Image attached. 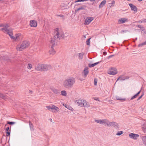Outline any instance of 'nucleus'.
<instances>
[{
  "label": "nucleus",
  "instance_id": "nucleus-1",
  "mask_svg": "<svg viewBox=\"0 0 146 146\" xmlns=\"http://www.w3.org/2000/svg\"><path fill=\"white\" fill-rule=\"evenodd\" d=\"M75 82V79L74 77H68L63 82V86L67 89H70L73 86Z\"/></svg>",
  "mask_w": 146,
  "mask_h": 146
},
{
  "label": "nucleus",
  "instance_id": "nucleus-2",
  "mask_svg": "<svg viewBox=\"0 0 146 146\" xmlns=\"http://www.w3.org/2000/svg\"><path fill=\"white\" fill-rule=\"evenodd\" d=\"M54 36L53 38H52L51 39H53L54 40V38L55 39V42L56 41V39H63L64 37V35L62 32L61 31H59L58 28H56L54 29Z\"/></svg>",
  "mask_w": 146,
  "mask_h": 146
},
{
  "label": "nucleus",
  "instance_id": "nucleus-3",
  "mask_svg": "<svg viewBox=\"0 0 146 146\" xmlns=\"http://www.w3.org/2000/svg\"><path fill=\"white\" fill-rule=\"evenodd\" d=\"M29 45V42L27 41H24L21 44L18 45L16 47L17 50L21 51L23 49L26 48Z\"/></svg>",
  "mask_w": 146,
  "mask_h": 146
},
{
  "label": "nucleus",
  "instance_id": "nucleus-4",
  "mask_svg": "<svg viewBox=\"0 0 146 146\" xmlns=\"http://www.w3.org/2000/svg\"><path fill=\"white\" fill-rule=\"evenodd\" d=\"M54 40L53 39H51L50 42L52 44L50 49L49 51L50 54L51 55H54L56 53V51L54 49L53 47L54 45H56V44L55 42V39L54 38Z\"/></svg>",
  "mask_w": 146,
  "mask_h": 146
},
{
  "label": "nucleus",
  "instance_id": "nucleus-5",
  "mask_svg": "<svg viewBox=\"0 0 146 146\" xmlns=\"http://www.w3.org/2000/svg\"><path fill=\"white\" fill-rule=\"evenodd\" d=\"M46 108L50 111L53 113L58 112L59 110V108L54 105H52V106H46Z\"/></svg>",
  "mask_w": 146,
  "mask_h": 146
},
{
  "label": "nucleus",
  "instance_id": "nucleus-6",
  "mask_svg": "<svg viewBox=\"0 0 146 146\" xmlns=\"http://www.w3.org/2000/svg\"><path fill=\"white\" fill-rule=\"evenodd\" d=\"M1 30L3 31L4 32L7 33L9 35L12 39L15 40V36H13V33L9 29H7L6 28L4 29H1Z\"/></svg>",
  "mask_w": 146,
  "mask_h": 146
},
{
  "label": "nucleus",
  "instance_id": "nucleus-7",
  "mask_svg": "<svg viewBox=\"0 0 146 146\" xmlns=\"http://www.w3.org/2000/svg\"><path fill=\"white\" fill-rule=\"evenodd\" d=\"M117 73V72L116 68L113 67L110 69L108 72L109 74L111 75H115Z\"/></svg>",
  "mask_w": 146,
  "mask_h": 146
},
{
  "label": "nucleus",
  "instance_id": "nucleus-8",
  "mask_svg": "<svg viewBox=\"0 0 146 146\" xmlns=\"http://www.w3.org/2000/svg\"><path fill=\"white\" fill-rule=\"evenodd\" d=\"M42 71H47L50 69L51 67L49 65L42 64Z\"/></svg>",
  "mask_w": 146,
  "mask_h": 146
},
{
  "label": "nucleus",
  "instance_id": "nucleus-9",
  "mask_svg": "<svg viewBox=\"0 0 146 146\" xmlns=\"http://www.w3.org/2000/svg\"><path fill=\"white\" fill-rule=\"evenodd\" d=\"M108 126H112L115 127L116 128H118V123L114 122H109L108 124H107Z\"/></svg>",
  "mask_w": 146,
  "mask_h": 146
},
{
  "label": "nucleus",
  "instance_id": "nucleus-10",
  "mask_svg": "<svg viewBox=\"0 0 146 146\" xmlns=\"http://www.w3.org/2000/svg\"><path fill=\"white\" fill-rule=\"evenodd\" d=\"M93 19V17H87L85 20L84 24L88 25Z\"/></svg>",
  "mask_w": 146,
  "mask_h": 146
},
{
  "label": "nucleus",
  "instance_id": "nucleus-11",
  "mask_svg": "<svg viewBox=\"0 0 146 146\" xmlns=\"http://www.w3.org/2000/svg\"><path fill=\"white\" fill-rule=\"evenodd\" d=\"M50 89L55 94H60V90L59 89H56L53 86L50 87Z\"/></svg>",
  "mask_w": 146,
  "mask_h": 146
},
{
  "label": "nucleus",
  "instance_id": "nucleus-12",
  "mask_svg": "<svg viewBox=\"0 0 146 146\" xmlns=\"http://www.w3.org/2000/svg\"><path fill=\"white\" fill-rule=\"evenodd\" d=\"M129 78V77L128 76H121L118 78L117 80V81L118 80L122 81L127 79H128Z\"/></svg>",
  "mask_w": 146,
  "mask_h": 146
},
{
  "label": "nucleus",
  "instance_id": "nucleus-13",
  "mask_svg": "<svg viewBox=\"0 0 146 146\" xmlns=\"http://www.w3.org/2000/svg\"><path fill=\"white\" fill-rule=\"evenodd\" d=\"M37 22L34 20L30 21V25L31 27H36L37 26Z\"/></svg>",
  "mask_w": 146,
  "mask_h": 146
},
{
  "label": "nucleus",
  "instance_id": "nucleus-14",
  "mask_svg": "<svg viewBox=\"0 0 146 146\" xmlns=\"http://www.w3.org/2000/svg\"><path fill=\"white\" fill-rule=\"evenodd\" d=\"M129 137L131 138L136 139L139 137V135L137 134H135L133 133H130L129 135Z\"/></svg>",
  "mask_w": 146,
  "mask_h": 146
},
{
  "label": "nucleus",
  "instance_id": "nucleus-15",
  "mask_svg": "<svg viewBox=\"0 0 146 146\" xmlns=\"http://www.w3.org/2000/svg\"><path fill=\"white\" fill-rule=\"evenodd\" d=\"M129 5L130 7L131 10L137 12V8L135 5H133L132 4L130 3Z\"/></svg>",
  "mask_w": 146,
  "mask_h": 146
},
{
  "label": "nucleus",
  "instance_id": "nucleus-16",
  "mask_svg": "<svg viewBox=\"0 0 146 146\" xmlns=\"http://www.w3.org/2000/svg\"><path fill=\"white\" fill-rule=\"evenodd\" d=\"M83 100L82 99H79L75 101V102L76 104H78V106L82 107Z\"/></svg>",
  "mask_w": 146,
  "mask_h": 146
},
{
  "label": "nucleus",
  "instance_id": "nucleus-17",
  "mask_svg": "<svg viewBox=\"0 0 146 146\" xmlns=\"http://www.w3.org/2000/svg\"><path fill=\"white\" fill-rule=\"evenodd\" d=\"M42 64H38L35 67V69L37 71H42Z\"/></svg>",
  "mask_w": 146,
  "mask_h": 146
},
{
  "label": "nucleus",
  "instance_id": "nucleus-18",
  "mask_svg": "<svg viewBox=\"0 0 146 146\" xmlns=\"http://www.w3.org/2000/svg\"><path fill=\"white\" fill-rule=\"evenodd\" d=\"M84 73V77H86L87 74L89 73V71L88 70V67H86L84 68V70L83 72Z\"/></svg>",
  "mask_w": 146,
  "mask_h": 146
},
{
  "label": "nucleus",
  "instance_id": "nucleus-19",
  "mask_svg": "<svg viewBox=\"0 0 146 146\" xmlns=\"http://www.w3.org/2000/svg\"><path fill=\"white\" fill-rule=\"evenodd\" d=\"M90 106L89 103L86 101L84 100L83 101V107H89Z\"/></svg>",
  "mask_w": 146,
  "mask_h": 146
},
{
  "label": "nucleus",
  "instance_id": "nucleus-20",
  "mask_svg": "<svg viewBox=\"0 0 146 146\" xmlns=\"http://www.w3.org/2000/svg\"><path fill=\"white\" fill-rule=\"evenodd\" d=\"M141 128L143 132L146 133V122H144L141 125Z\"/></svg>",
  "mask_w": 146,
  "mask_h": 146
},
{
  "label": "nucleus",
  "instance_id": "nucleus-21",
  "mask_svg": "<svg viewBox=\"0 0 146 146\" xmlns=\"http://www.w3.org/2000/svg\"><path fill=\"white\" fill-rule=\"evenodd\" d=\"M106 1L105 0H104L102 1L101 3L100 4L99 6V8L100 9L102 8L104 6L106 3Z\"/></svg>",
  "mask_w": 146,
  "mask_h": 146
},
{
  "label": "nucleus",
  "instance_id": "nucleus-22",
  "mask_svg": "<svg viewBox=\"0 0 146 146\" xmlns=\"http://www.w3.org/2000/svg\"><path fill=\"white\" fill-rule=\"evenodd\" d=\"M101 62H96V63H94V64H92L90 63L88 64V66L90 68H91L95 66L96 65H97V64H99Z\"/></svg>",
  "mask_w": 146,
  "mask_h": 146
},
{
  "label": "nucleus",
  "instance_id": "nucleus-23",
  "mask_svg": "<svg viewBox=\"0 0 146 146\" xmlns=\"http://www.w3.org/2000/svg\"><path fill=\"white\" fill-rule=\"evenodd\" d=\"M9 127H8L6 128V136L8 137L10 135L11 131L9 130Z\"/></svg>",
  "mask_w": 146,
  "mask_h": 146
},
{
  "label": "nucleus",
  "instance_id": "nucleus-24",
  "mask_svg": "<svg viewBox=\"0 0 146 146\" xmlns=\"http://www.w3.org/2000/svg\"><path fill=\"white\" fill-rule=\"evenodd\" d=\"M109 121L107 119H102V124H106L107 125V124H108Z\"/></svg>",
  "mask_w": 146,
  "mask_h": 146
},
{
  "label": "nucleus",
  "instance_id": "nucleus-25",
  "mask_svg": "<svg viewBox=\"0 0 146 146\" xmlns=\"http://www.w3.org/2000/svg\"><path fill=\"white\" fill-rule=\"evenodd\" d=\"M127 19L122 18L119 20V22H120L121 23H124L127 21Z\"/></svg>",
  "mask_w": 146,
  "mask_h": 146
},
{
  "label": "nucleus",
  "instance_id": "nucleus-26",
  "mask_svg": "<svg viewBox=\"0 0 146 146\" xmlns=\"http://www.w3.org/2000/svg\"><path fill=\"white\" fill-rule=\"evenodd\" d=\"M84 54V52H82L79 53L78 55V59L79 60H82L83 59V56Z\"/></svg>",
  "mask_w": 146,
  "mask_h": 146
},
{
  "label": "nucleus",
  "instance_id": "nucleus-27",
  "mask_svg": "<svg viewBox=\"0 0 146 146\" xmlns=\"http://www.w3.org/2000/svg\"><path fill=\"white\" fill-rule=\"evenodd\" d=\"M85 8V6H81V7H80L77 9H76L75 12L76 13L78 11L81 10H84V9Z\"/></svg>",
  "mask_w": 146,
  "mask_h": 146
},
{
  "label": "nucleus",
  "instance_id": "nucleus-28",
  "mask_svg": "<svg viewBox=\"0 0 146 146\" xmlns=\"http://www.w3.org/2000/svg\"><path fill=\"white\" fill-rule=\"evenodd\" d=\"M116 98L117 100H120L121 102L124 101L126 100L125 98H122L119 96H117Z\"/></svg>",
  "mask_w": 146,
  "mask_h": 146
},
{
  "label": "nucleus",
  "instance_id": "nucleus-29",
  "mask_svg": "<svg viewBox=\"0 0 146 146\" xmlns=\"http://www.w3.org/2000/svg\"><path fill=\"white\" fill-rule=\"evenodd\" d=\"M0 27H3V28L2 29H4L6 28L7 29H8V28L9 27V26L8 24L6 25H4L3 24H0Z\"/></svg>",
  "mask_w": 146,
  "mask_h": 146
},
{
  "label": "nucleus",
  "instance_id": "nucleus-30",
  "mask_svg": "<svg viewBox=\"0 0 146 146\" xmlns=\"http://www.w3.org/2000/svg\"><path fill=\"white\" fill-rule=\"evenodd\" d=\"M29 126L30 128V129L31 130H34V128H33V125L32 123L30 121H29Z\"/></svg>",
  "mask_w": 146,
  "mask_h": 146
},
{
  "label": "nucleus",
  "instance_id": "nucleus-31",
  "mask_svg": "<svg viewBox=\"0 0 146 146\" xmlns=\"http://www.w3.org/2000/svg\"><path fill=\"white\" fill-rule=\"evenodd\" d=\"M61 94L64 96H66L67 94L65 90L62 91L61 92Z\"/></svg>",
  "mask_w": 146,
  "mask_h": 146
},
{
  "label": "nucleus",
  "instance_id": "nucleus-32",
  "mask_svg": "<svg viewBox=\"0 0 146 146\" xmlns=\"http://www.w3.org/2000/svg\"><path fill=\"white\" fill-rule=\"evenodd\" d=\"M20 36V34H16L15 35V40H18L19 38V36Z\"/></svg>",
  "mask_w": 146,
  "mask_h": 146
},
{
  "label": "nucleus",
  "instance_id": "nucleus-33",
  "mask_svg": "<svg viewBox=\"0 0 146 146\" xmlns=\"http://www.w3.org/2000/svg\"><path fill=\"white\" fill-rule=\"evenodd\" d=\"M91 38H88L87 39V40H86V44L87 45H90V40Z\"/></svg>",
  "mask_w": 146,
  "mask_h": 146
},
{
  "label": "nucleus",
  "instance_id": "nucleus-34",
  "mask_svg": "<svg viewBox=\"0 0 146 146\" xmlns=\"http://www.w3.org/2000/svg\"><path fill=\"white\" fill-rule=\"evenodd\" d=\"M0 98L5 99L6 98V96L0 93Z\"/></svg>",
  "mask_w": 146,
  "mask_h": 146
},
{
  "label": "nucleus",
  "instance_id": "nucleus-35",
  "mask_svg": "<svg viewBox=\"0 0 146 146\" xmlns=\"http://www.w3.org/2000/svg\"><path fill=\"white\" fill-rule=\"evenodd\" d=\"M123 133V132L122 131H119L117 132L116 135L118 136H119Z\"/></svg>",
  "mask_w": 146,
  "mask_h": 146
},
{
  "label": "nucleus",
  "instance_id": "nucleus-36",
  "mask_svg": "<svg viewBox=\"0 0 146 146\" xmlns=\"http://www.w3.org/2000/svg\"><path fill=\"white\" fill-rule=\"evenodd\" d=\"M146 44V40L145 42H143L141 44H139L138 45V46L139 47H141V46H142L143 45H145Z\"/></svg>",
  "mask_w": 146,
  "mask_h": 146
},
{
  "label": "nucleus",
  "instance_id": "nucleus-37",
  "mask_svg": "<svg viewBox=\"0 0 146 146\" xmlns=\"http://www.w3.org/2000/svg\"><path fill=\"white\" fill-rule=\"evenodd\" d=\"M129 31L128 30H123L121 31V34H123L124 33H126L127 32H129Z\"/></svg>",
  "mask_w": 146,
  "mask_h": 146
},
{
  "label": "nucleus",
  "instance_id": "nucleus-38",
  "mask_svg": "<svg viewBox=\"0 0 146 146\" xmlns=\"http://www.w3.org/2000/svg\"><path fill=\"white\" fill-rule=\"evenodd\" d=\"M143 143L146 146V136L144 137H143Z\"/></svg>",
  "mask_w": 146,
  "mask_h": 146
},
{
  "label": "nucleus",
  "instance_id": "nucleus-39",
  "mask_svg": "<svg viewBox=\"0 0 146 146\" xmlns=\"http://www.w3.org/2000/svg\"><path fill=\"white\" fill-rule=\"evenodd\" d=\"M95 121L96 122L98 123H99L101 124H102V119H98L96 120L95 119Z\"/></svg>",
  "mask_w": 146,
  "mask_h": 146
},
{
  "label": "nucleus",
  "instance_id": "nucleus-40",
  "mask_svg": "<svg viewBox=\"0 0 146 146\" xmlns=\"http://www.w3.org/2000/svg\"><path fill=\"white\" fill-rule=\"evenodd\" d=\"M88 0H77L75 1L74 2L75 3H76L78 2H84V1H88Z\"/></svg>",
  "mask_w": 146,
  "mask_h": 146
},
{
  "label": "nucleus",
  "instance_id": "nucleus-41",
  "mask_svg": "<svg viewBox=\"0 0 146 146\" xmlns=\"http://www.w3.org/2000/svg\"><path fill=\"white\" fill-rule=\"evenodd\" d=\"M7 123L9 125H12L15 124V122H13V121L10 122V121H7Z\"/></svg>",
  "mask_w": 146,
  "mask_h": 146
},
{
  "label": "nucleus",
  "instance_id": "nucleus-42",
  "mask_svg": "<svg viewBox=\"0 0 146 146\" xmlns=\"http://www.w3.org/2000/svg\"><path fill=\"white\" fill-rule=\"evenodd\" d=\"M98 80L96 78L94 79V85L95 86L97 85V83Z\"/></svg>",
  "mask_w": 146,
  "mask_h": 146
},
{
  "label": "nucleus",
  "instance_id": "nucleus-43",
  "mask_svg": "<svg viewBox=\"0 0 146 146\" xmlns=\"http://www.w3.org/2000/svg\"><path fill=\"white\" fill-rule=\"evenodd\" d=\"M32 67V65L31 64H28V66H27V68L28 69H31V68Z\"/></svg>",
  "mask_w": 146,
  "mask_h": 146
},
{
  "label": "nucleus",
  "instance_id": "nucleus-44",
  "mask_svg": "<svg viewBox=\"0 0 146 146\" xmlns=\"http://www.w3.org/2000/svg\"><path fill=\"white\" fill-rule=\"evenodd\" d=\"M138 96L137 95V94H135V95H134L131 98V100H132L133 99H134L136 98Z\"/></svg>",
  "mask_w": 146,
  "mask_h": 146
},
{
  "label": "nucleus",
  "instance_id": "nucleus-45",
  "mask_svg": "<svg viewBox=\"0 0 146 146\" xmlns=\"http://www.w3.org/2000/svg\"><path fill=\"white\" fill-rule=\"evenodd\" d=\"M56 16L58 17H62V19L63 20L64 19H65L64 16L63 15H57Z\"/></svg>",
  "mask_w": 146,
  "mask_h": 146
},
{
  "label": "nucleus",
  "instance_id": "nucleus-46",
  "mask_svg": "<svg viewBox=\"0 0 146 146\" xmlns=\"http://www.w3.org/2000/svg\"><path fill=\"white\" fill-rule=\"evenodd\" d=\"M65 107L68 108V109L71 111H73V109L72 108L70 107L69 106H68V108L67 107H66V106H65Z\"/></svg>",
  "mask_w": 146,
  "mask_h": 146
},
{
  "label": "nucleus",
  "instance_id": "nucleus-47",
  "mask_svg": "<svg viewBox=\"0 0 146 146\" xmlns=\"http://www.w3.org/2000/svg\"><path fill=\"white\" fill-rule=\"evenodd\" d=\"M142 32H143V34H145L146 33V31L145 29H143L142 30Z\"/></svg>",
  "mask_w": 146,
  "mask_h": 146
},
{
  "label": "nucleus",
  "instance_id": "nucleus-48",
  "mask_svg": "<svg viewBox=\"0 0 146 146\" xmlns=\"http://www.w3.org/2000/svg\"><path fill=\"white\" fill-rule=\"evenodd\" d=\"M144 19L142 20H140L137 22L139 23H144Z\"/></svg>",
  "mask_w": 146,
  "mask_h": 146
},
{
  "label": "nucleus",
  "instance_id": "nucleus-49",
  "mask_svg": "<svg viewBox=\"0 0 146 146\" xmlns=\"http://www.w3.org/2000/svg\"><path fill=\"white\" fill-rule=\"evenodd\" d=\"M114 56V55H110V56H108V59H109L110 58H112V57Z\"/></svg>",
  "mask_w": 146,
  "mask_h": 146
},
{
  "label": "nucleus",
  "instance_id": "nucleus-50",
  "mask_svg": "<svg viewBox=\"0 0 146 146\" xmlns=\"http://www.w3.org/2000/svg\"><path fill=\"white\" fill-rule=\"evenodd\" d=\"M143 94L140 96L137 99V101H138L140 99H141L142 97V96H143Z\"/></svg>",
  "mask_w": 146,
  "mask_h": 146
},
{
  "label": "nucleus",
  "instance_id": "nucleus-51",
  "mask_svg": "<svg viewBox=\"0 0 146 146\" xmlns=\"http://www.w3.org/2000/svg\"><path fill=\"white\" fill-rule=\"evenodd\" d=\"M137 27H138L139 28H143V27H142L141 25H139L137 26Z\"/></svg>",
  "mask_w": 146,
  "mask_h": 146
},
{
  "label": "nucleus",
  "instance_id": "nucleus-52",
  "mask_svg": "<svg viewBox=\"0 0 146 146\" xmlns=\"http://www.w3.org/2000/svg\"><path fill=\"white\" fill-rule=\"evenodd\" d=\"M112 3H111V6H112V5L114 6L115 3V1L114 0H113V1H112Z\"/></svg>",
  "mask_w": 146,
  "mask_h": 146
},
{
  "label": "nucleus",
  "instance_id": "nucleus-53",
  "mask_svg": "<svg viewBox=\"0 0 146 146\" xmlns=\"http://www.w3.org/2000/svg\"><path fill=\"white\" fill-rule=\"evenodd\" d=\"M141 90H140L136 94L138 96L140 93Z\"/></svg>",
  "mask_w": 146,
  "mask_h": 146
},
{
  "label": "nucleus",
  "instance_id": "nucleus-54",
  "mask_svg": "<svg viewBox=\"0 0 146 146\" xmlns=\"http://www.w3.org/2000/svg\"><path fill=\"white\" fill-rule=\"evenodd\" d=\"M107 54V52H103V54L104 55H106Z\"/></svg>",
  "mask_w": 146,
  "mask_h": 146
},
{
  "label": "nucleus",
  "instance_id": "nucleus-55",
  "mask_svg": "<svg viewBox=\"0 0 146 146\" xmlns=\"http://www.w3.org/2000/svg\"><path fill=\"white\" fill-rule=\"evenodd\" d=\"M94 99L95 100L98 101H99V100H98V98H94Z\"/></svg>",
  "mask_w": 146,
  "mask_h": 146
},
{
  "label": "nucleus",
  "instance_id": "nucleus-56",
  "mask_svg": "<svg viewBox=\"0 0 146 146\" xmlns=\"http://www.w3.org/2000/svg\"><path fill=\"white\" fill-rule=\"evenodd\" d=\"M144 23H146V19H144Z\"/></svg>",
  "mask_w": 146,
  "mask_h": 146
},
{
  "label": "nucleus",
  "instance_id": "nucleus-57",
  "mask_svg": "<svg viewBox=\"0 0 146 146\" xmlns=\"http://www.w3.org/2000/svg\"><path fill=\"white\" fill-rule=\"evenodd\" d=\"M29 92L30 93H32V91L31 90H29Z\"/></svg>",
  "mask_w": 146,
  "mask_h": 146
},
{
  "label": "nucleus",
  "instance_id": "nucleus-58",
  "mask_svg": "<svg viewBox=\"0 0 146 146\" xmlns=\"http://www.w3.org/2000/svg\"><path fill=\"white\" fill-rule=\"evenodd\" d=\"M138 1H142L143 0H137Z\"/></svg>",
  "mask_w": 146,
  "mask_h": 146
},
{
  "label": "nucleus",
  "instance_id": "nucleus-59",
  "mask_svg": "<svg viewBox=\"0 0 146 146\" xmlns=\"http://www.w3.org/2000/svg\"><path fill=\"white\" fill-rule=\"evenodd\" d=\"M137 38H135V40H137Z\"/></svg>",
  "mask_w": 146,
  "mask_h": 146
},
{
  "label": "nucleus",
  "instance_id": "nucleus-60",
  "mask_svg": "<svg viewBox=\"0 0 146 146\" xmlns=\"http://www.w3.org/2000/svg\"><path fill=\"white\" fill-rule=\"evenodd\" d=\"M112 43H113V44H114L115 42H113Z\"/></svg>",
  "mask_w": 146,
  "mask_h": 146
},
{
  "label": "nucleus",
  "instance_id": "nucleus-61",
  "mask_svg": "<svg viewBox=\"0 0 146 146\" xmlns=\"http://www.w3.org/2000/svg\"><path fill=\"white\" fill-rule=\"evenodd\" d=\"M7 125V124H6V125H5V126H6Z\"/></svg>",
  "mask_w": 146,
  "mask_h": 146
},
{
  "label": "nucleus",
  "instance_id": "nucleus-62",
  "mask_svg": "<svg viewBox=\"0 0 146 146\" xmlns=\"http://www.w3.org/2000/svg\"><path fill=\"white\" fill-rule=\"evenodd\" d=\"M2 0H0V1H1Z\"/></svg>",
  "mask_w": 146,
  "mask_h": 146
}]
</instances>
